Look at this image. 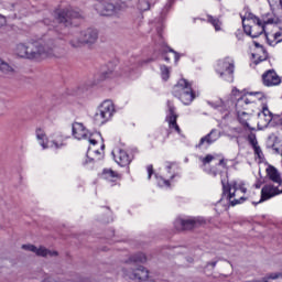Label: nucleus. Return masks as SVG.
I'll use <instances>...</instances> for the list:
<instances>
[{"label":"nucleus","mask_w":282,"mask_h":282,"mask_svg":"<svg viewBox=\"0 0 282 282\" xmlns=\"http://www.w3.org/2000/svg\"><path fill=\"white\" fill-rule=\"evenodd\" d=\"M208 175H213V177H217V175L219 174V172H217V169H212L209 171H207Z\"/></svg>","instance_id":"37998d69"},{"label":"nucleus","mask_w":282,"mask_h":282,"mask_svg":"<svg viewBox=\"0 0 282 282\" xmlns=\"http://www.w3.org/2000/svg\"><path fill=\"white\" fill-rule=\"evenodd\" d=\"M147 171H148V180H150L151 175H153V165H148Z\"/></svg>","instance_id":"79ce46f5"},{"label":"nucleus","mask_w":282,"mask_h":282,"mask_svg":"<svg viewBox=\"0 0 282 282\" xmlns=\"http://www.w3.org/2000/svg\"><path fill=\"white\" fill-rule=\"evenodd\" d=\"M22 250H28L29 252H34L37 257H56L58 254L56 251H50L45 247H36L34 245H23Z\"/></svg>","instance_id":"6ab92c4d"},{"label":"nucleus","mask_w":282,"mask_h":282,"mask_svg":"<svg viewBox=\"0 0 282 282\" xmlns=\"http://www.w3.org/2000/svg\"><path fill=\"white\" fill-rule=\"evenodd\" d=\"M281 185L268 183L261 189V198L259 204H261V202H268V199H272V197H276V195H281Z\"/></svg>","instance_id":"ddd939ff"},{"label":"nucleus","mask_w":282,"mask_h":282,"mask_svg":"<svg viewBox=\"0 0 282 282\" xmlns=\"http://www.w3.org/2000/svg\"><path fill=\"white\" fill-rule=\"evenodd\" d=\"M209 107H213L214 109H218V111H230V107H232V101H218V104H214L212 101H208Z\"/></svg>","instance_id":"bb28decb"},{"label":"nucleus","mask_w":282,"mask_h":282,"mask_svg":"<svg viewBox=\"0 0 282 282\" xmlns=\"http://www.w3.org/2000/svg\"><path fill=\"white\" fill-rule=\"evenodd\" d=\"M149 8H150V4L147 1L143 0L140 2V10L142 12H147V10H149Z\"/></svg>","instance_id":"ea45409f"},{"label":"nucleus","mask_w":282,"mask_h":282,"mask_svg":"<svg viewBox=\"0 0 282 282\" xmlns=\"http://www.w3.org/2000/svg\"><path fill=\"white\" fill-rule=\"evenodd\" d=\"M123 274L127 279H130L131 281L149 280V270H147L144 267H139L131 271L123 270Z\"/></svg>","instance_id":"dca6fc26"},{"label":"nucleus","mask_w":282,"mask_h":282,"mask_svg":"<svg viewBox=\"0 0 282 282\" xmlns=\"http://www.w3.org/2000/svg\"><path fill=\"white\" fill-rule=\"evenodd\" d=\"M212 160H215V156H213V154H207L205 158H200V161L204 165L210 164Z\"/></svg>","instance_id":"58836bf2"},{"label":"nucleus","mask_w":282,"mask_h":282,"mask_svg":"<svg viewBox=\"0 0 282 282\" xmlns=\"http://www.w3.org/2000/svg\"><path fill=\"white\" fill-rule=\"evenodd\" d=\"M101 177L107 182H116L120 177V175L118 174V172H115L111 169H105L102 171Z\"/></svg>","instance_id":"c85d7f7f"},{"label":"nucleus","mask_w":282,"mask_h":282,"mask_svg":"<svg viewBox=\"0 0 282 282\" xmlns=\"http://www.w3.org/2000/svg\"><path fill=\"white\" fill-rule=\"evenodd\" d=\"M72 135L75 138V140H88L93 147H96L98 144V140H101V142H105V139H102V134L100 132L89 133V130L85 127V124L80 122H74L72 126Z\"/></svg>","instance_id":"39448f33"},{"label":"nucleus","mask_w":282,"mask_h":282,"mask_svg":"<svg viewBox=\"0 0 282 282\" xmlns=\"http://www.w3.org/2000/svg\"><path fill=\"white\" fill-rule=\"evenodd\" d=\"M65 145V137L61 132H56L53 134V139L48 144V149H63Z\"/></svg>","instance_id":"393cba45"},{"label":"nucleus","mask_w":282,"mask_h":282,"mask_svg":"<svg viewBox=\"0 0 282 282\" xmlns=\"http://www.w3.org/2000/svg\"><path fill=\"white\" fill-rule=\"evenodd\" d=\"M112 155L115 162H117L119 166H129V164H131V161L133 160V156L129 155L127 151L119 148L112 150Z\"/></svg>","instance_id":"f3484780"},{"label":"nucleus","mask_w":282,"mask_h":282,"mask_svg":"<svg viewBox=\"0 0 282 282\" xmlns=\"http://www.w3.org/2000/svg\"><path fill=\"white\" fill-rule=\"evenodd\" d=\"M248 142H249V144L252 147V149H253L254 147H258V145H259V141H257V134L250 133V134L248 135Z\"/></svg>","instance_id":"e433bc0d"},{"label":"nucleus","mask_w":282,"mask_h":282,"mask_svg":"<svg viewBox=\"0 0 282 282\" xmlns=\"http://www.w3.org/2000/svg\"><path fill=\"white\" fill-rule=\"evenodd\" d=\"M0 72H2V74H4V76H14L17 74V68L10 64H8V62L3 61L0 58Z\"/></svg>","instance_id":"a878e982"},{"label":"nucleus","mask_w":282,"mask_h":282,"mask_svg":"<svg viewBox=\"0 0 282 282\" xmlns=\"http://www.w3.org/2000/svg\"><path fill=\"white\" fill-rule=\"evenodd\" d=\"M254 186L256 188H261V183H257Z\"/></svg>","instance_id":"49530a36"},{"label":"nucleus","mask_w":282,"mask_h":282,"mask_svg":"<svg viewBox=\"0 0 282 282\" xmlns=\"http://www.w3.org/2000/svg\"><path fill=\"white\" fill-rule=\"evenodd\" d=\"M218 166L224 169V171L219 172L224 197H226L232 206L243 204V202H246V193H248L246 183L241 181H228V169H226V162L224 160L219 161Z\"/></svg>","instance_id":"f03ea898"},{"label":"nucleus","mask_w":282,"mask_h":282,"mask_svg":"<svg viewBox=\"0 0 282 282\" xmlns=\"http://www.w3.org/2000/svg\"><path fill=\"white\" fill-rule=\"evenodd\" d=\"M208 265H212V268H215L217 265V261L209 262Z\"/></svg>","instance_id":"a18cd8bd"},{"label":"nucleus","mask_w":282,"mask_h":282,"mask_svg":"<svg viewBox=\"0 0 282 282\" xmlns=\"http://www.w3.org/2000/svg\"><path fill=\"white\" fill-rule=\"evenodd\" d=\"M56 44L54 40L50 41H29L21 42L15 45L14 53L20 58H28L29 61H45L56 56Z\"/></svg>","instance_id":"f257e3e1"},{"label":"nucleus","mask_w":282,"mask_h":282,"mask_svg":"<svg viewBox=\"0 0 282 282\" xmlns=\"http://www.w3.org/2000/svg\"><path fill=\"white\" fill-rule=\"evenodd\" d=\"M267 175L273 184H275L276 186H282V177L278 169H275L274 166H269L267 169Z\"/></svg>","instance_id":"5701e85b"},{"label":"nucleus","mask_w":282,"mask_h":282,"mask_svg":"<svg viewBox=\"0 0 282 282\" xmlns=\"http://www.w3.org/2000/svg\"><path fill=\"white\" fill-rule=\"evenodd\" d=\"M262 83L265 87H276L281 83V77L274 69H269L262 75Z\"/></svg>","instance_id":"a211bd4d"},{"label":"nucleus","mask_w":282,"mask_h":282,"mask_svg":"<svg viewBox=\"0 0 282 282\" xmlns=\"http://www.w3.org/2000/svg\"><path fill=\"white\" fill-rule=\"evenodd\" d=\"M248 105H250V99L247 96H240L236 97V113L238 118V122L242 124V127H247V129H250V119L252 118V115L246 112V109H248Z\"/></svg>","instance_id":"1a4fd4ad"},{"label":"nucleus","mask_w":282,"mask_h":282,"mask_svg":"<svg viewBox=\"0 0 282 282\" xmlns=\"http://www.w3.org/2000/svg\"><path fill=\"white\" fill-rule=\"evenodd\" d=\"M6 23H7L6 17L0 14V28H3V25H6Z\"/></svg>","instance_id":"c03bdc74"},{"label":"nucleus","mask_w":282,"mask_h":282,"mask_svg":"<svg viewBox=\"0 0 282 282\" xmlns=\"http://www.w3.org/2000/svg\"><path fill=\"white\" fill-rule=\"evenodd\" d=\"M55 15L59 23H64V25H70L72 19H80V17H83V13L72 7H66L64 9L56 10Z\"/></svg>","instance_id":"9b49d317"},{"label":"nucleus","mask_w":282,"mask_h":282,"mask_svg":"<svg viewBox=\"0 0 282 282\" xmlns=\"http://www.w3.org/2000/svg\"><path fill=\"white\" fill-rule=\"evenodd\" d=\"M276 142H279V137H276L275 134H271V135H269V138L267 140V145L269 148L273 149V151H275V153H281L279 148H276Z\"/></svg>","instance_id":"7c9ffc66"},{"label":"nucleus","mask_w":282,"mask_h":282,"mask_svg":"<svg viewBox=\"0 0 282 282\" xmlns=\"http://www.w3.org/2000/svg\"><path fill=\"white\" fill-rule=\"evenodd\" d=\"M98 41V31L96 29H86L70 40L72 47H83V45H94Z\"/></svg>","instance_id":"9d476101"},{"label":"nucleus","mask_w":282,"mask_h":282,"mask_svg":"<svg viewBox=\"0 0 282 282\" xmlns=\"http://www.w3.org/2000/svg\"><path fill=\"white\" fill-rule=\"evenodd\" d=\"M231 96L234 98H241V96H246L249 99V105L250 102H257V100H265V95L263 93H248L247 95H241V91L237 88L231 90Z\"/></svg>","instance_id":"412c9836"},{"label":"nucleus","mask_w":282,"mask_h":282,"mask_svg":"<svg viewBox=\"0 0 282 282\" xmlns=\"http://www.w3.org/2000/svg\"><path fill=\"white\" fill-rule=\"evenodd\" d=\"M267 42L271 47H274V45H279V43L282 42V33L275 32V33H268L265 34Z\"/></svg>","instance_id":"cd10ccee"},{"label":"nucleus","mask_w":282,"mask_h":282,"mask_svg":"<svg viewBox=\"0 0 282 282\" xmlns=\"http://www.w3.org/2000/svg\"><path fill=\"white\" fill-rule=\"evenodd\" d=\"M105 150V143L101 144V151L95 150L91 151V148L88 149V155L95 154V158H90V162H94L96 160H102V151Z\"/></svg>","instance_id":"2f4dec72"},{"label":"nucleus","mask_w":282,"mask_h":282,"mask_svg":"<svg viewBox=\"0 0 282 282\" xmlns=\"http://www.w3.org/2000/svg\"><path fill=\"white\" fill-rule=\"evenodd\" d=\"M219 138H221V134L218 132L217 129H213L208 134L200 138L197 147L198 149H202V147H210V144H215V142H217Z\"/></svg>","instance_id":"aec40b11"},{"label":"nucleus","mask_w":282,"mask_h":282,"mask_svg":"<svg viewBox=\"0 0 282 282\" xmlns=\"http://www.w3.org/2000/svg\"><path fill=\"white\" fill-rule=\"evenodd\" d=\"M260 50L263 52V46H260Z\"/></svg>","instance_id":"8fccbe9b"},{"label":"nucleus","mask_w":282,"mask_h":282,"mask_svg":"<svg viewBox=\"0 0 282 282\" xmlns=\"http://www.w3.org/2000/svg\"><path fill=\"white\" fill-rule=\"evenodd\" d=\"M252 149H253L254 155H257L259 160H263V151L261 150V147L256 145Z\"/></svg>","instance_id":"4c0bfd02"},{"label":"nucleus","mask_w":282,"mask_h":282,"mask_svg":"<svg viewBox=\"0 0 282 282\" xmlns=\"http://www.w3.org/2000/svg\"><path fill=\"white\" fill-rule=\"evenodd\" d=\"M256 46H257V47H261L258 43H256Z\"/></svg>","instance_id":"09e8293b"},{"label":"nucleus","mask_w":282,"mask_h":282,"mask_svg":"<svg viewBox=\"0 0 282 282\" xmlns=\"http://www.w3.org/2000/svg\"><path fill=\"white\" fill-rule=\"evenodd\" d=\"M204 223V218L202 217L177 218L174 221V227L177 230H193V228H197V226H202Z\"/></svg>","instance_id":"f8f14e48"},{"label":"nucleus","mask_w":282,"mask_h":282,"mask_svg":"<svg viewBox=\"0 0 282 282\" xmlns=\"http://www.w3.org/2000/svg\"><path fill=\"white\" fill-rule=\"evenodd\" d=\"M172 94L175 98H178L183 105H191L196 98L193 91V85L184 78L180 79L173 87Z\"/></svg>","instance_id":"20e7f679"},{"label":"nucleus","mask_w":282,"mask_h":282,"mask_svg":"<svg viewBox=\"0 0 282 282\" xmlns=\"http://www.w3.org/2000/svg\"><path fill=\"white\" fill-rule=\"evenodd\" d=\"M35 135L39 144L42 147V149H50L51 141L47 140V134H45V130L37 128L35 130Z\"/></svg>","instance_id":"b1692460"},{"label":"nucleus","mask_w":282,"mask_h":282,"mask_svg":"<svg viewBox=\"0 0 282 282\" xmlns=\"http://www.w3.org/2000/svg\"><path fill=\"white\" fill-rule=\"evenodd\" d=\"M271 127H282V115H272Z\"/></svg>","instance_id":"c9c22d12"},{"label":"nucleus","mask_w":282,"mask_h":282,"mask_svg":"<svg viewBox=\"0 0 282 282\" xmlns=\"http://www.w3.org/2000/svg\"><path fill=\"white\" fill-rule=\"evenodd\" d=\"M158 185L161 188H170L171 181L175 180V177H180V165L177 163H166L165 170L161 176L155 175Z\"/></svg>","instance_id":"6e6552de"},{"label":"nucleus","mask_w":282,"mask_h":282,"mask_svg":"<svg viewBox=\"0 0 282 282\" xmlns=\"http://www.w3.org/2000/svg\"><path fill=\"white\" fill-rule=\"evenodd\" d=\"M95 10L101 15V17H112V14L116 13V6L113 3H106L102 4H96Z\"/></svg>","instance_id":"4be33fe9"},{"label":"nucleus","mask_w":282,"mask_h":282,"mask_svg":"<svg viewBox=\"0 0 282 282\" xmlns=\"http://www.w3.org/2000/svg\"><path fill=\"white\" fill-rule=\"evenodd\" d=\"M166 122H169L170 129H174L178 135L182 134V130L177 124V113H175V106L171 101H167Z\"/></svg>","instance_id":"2eb2a0df"},{"label":"nucleus","mask_w":282,"mask_h":282,"mask_svg":"<svg viewBox=\"0 0 282 282\" xmlns=\"http://www.w3.org/2000/svg\"><path fill=\"white\" fill-rule=\"evenodd\" d=\"M111 72H106V73H102L101 75V80H107V78H111Z\"/></svg>","instance_id":"a19ab883"},{"label":"nucleus","mask_w":282,"mask_h":282,"mask_svg":"<svg viewBox=\"0 0 282 282\" xmlns=\"http://www.w3.org/2000/svg\"><path fill=\"white\" fill-rule=\"evenodd\" d=\"M96 1H98L99 6H101L102 1L105 0H96Z\"/></svg>","instance_id":"de8ad7c7"},{"label":"nucleus","mask_w":282,"mask_h":282,"mask_svg":"<svg viewBox=\"0 0 282 282\" xmlns=\"http://www.w3.org/2000/svg\"><path fill=\"white\" fill-rule=\"evenodd\" d=\"M208 23H212L216 32L221 31V21L213 15H207Z\"/></svg>","instance_id":"473e14b6"},{"label":"nucleus","mask_w":282,"mask_h":282,"mask_svg":"<svg viewBox=\"0 0 282 282\" xmlns=\"http://www.w3.org/2000/svg\"><path fill=\"white\" fill-rule=\"evenodd\" d=\"M161 52H162L163 58H164V61H166V63H169L171 61V57H169V55H166L167 53L173 54L175 63H177V61H180V53L175 52L173 48H171L169 46H163Z\"/></svg>","instance_id":"c756f323"},{"label":"nucleus","mask_w":282,"mask_h":282,"mask_svg":"<svg viewBox=\"0 0 282 282\" xmlns=\"http://www.w3.org/2000/svg\"><path fill=\"white\" fill-rule=\"evenodd\" d=\"M171 76V69L166 65H161L162 80H167Z\"/></svg>","instance_id":"f704fd0d"},{"label":"nucleus","mask_w":282,"mask_h":282,"mask_svg":"<svg viewBox=\"0 0 282 282\" xmlns=\"http://www.w3.org/2000/svg\"><path fill=\"white\" fill-rule=\"evenodd\" d=\"M113 113H116V106L113 105V101L109 99L104 100L98 106L97 111L94 116L95 124H98V127H101V124H106V122H109V120H111Z\"/></svg>","instance_id":"423d86ee"},{"label":"nucleus","mask_w":282,"mask_h":282,"mask_svg":"<svg viewBox=\"0 0 282 282\" xmlns=\"http://www.w3.org/2000/svg\"><path fill=\"white\" fill-rule=\"evenodd\" d=\"M242 21V28L251 39H258L265 32V25H272V23H276L274 18H269L263 20V22L252 14L248 9H245L243 13L240 14Z\"/></svg>","instance_id":"7ed1b4c3"},{"label":"nucleus","mask_w":282,"mask_h":282,"mask_svg":"<svg viewBox=\"0 0 282 282\" xmlns=\"http://www.w3.org/2000/svg\"><path fill=\"white\" fill-rule=\"evenodd\" d=\"M129 261L130 263H147V256L144 253H137Z\"/></svg>","instance_id":"72a5a7b5"},{"label":"nucleus","mask_w":282,"mask_h":282,"mask_svg":"<svg viewBox=\"0 0 282 282\" xmlns=\"http://www.w3.org/2000/svg\"><path fill=\"white\" fill-rule=\"evenodd\" d=\"M268 127H272V112L268 108V105H263L262 111L258 113V129L263 131Z\"/></svg>","instance_id":"4468645a"},{"label":"nucleus","mask_w":282,"mask_h":282,"mask_svg":"<svg viewBox=\"0 0 282 282\" xmlns=\"http://www.w3.org/2000/svg\"><path fill=\"white\" fill-rule=\"evenodd\" d=\"M51 282H55V281H51Z\"/></svg>","instance_id":"3c124183"},{"label":"nucleus","mask_w":282,"mask_h":282,"mask_svg":"<svg viewBox=\"0 0 282 282\" xmlns=\"http://www.w3.org/2000/svg\"><path fill=\"white\" fill-rule=\"evenodd\" d=\"M216 73L223 80L232 83L235 80V59L231 57L219 59L216 64Z\"/></svg>","instance_id":"0eeeda50"}]
</instances>
